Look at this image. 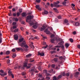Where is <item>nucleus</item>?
I'll use <instances>...</instances> for the list:
<instances>
[{
  "label": "nucleus",
  "instance_id": "1",
  "mask_svg": "<svg viewBox=\"0 0 80 80\" xmlns=\"http://www.w3.org/2000/svg\"><path fill=\"white\" fill-rule=\"evenodd\" d=\"M19 45L22 47V48H24L25 47V48H20V50L21 51V52H24L25 51L26 52H27L28 51V45L26 44V42L25 41H23L20 44H19Z\"/></svg>",
  "mask_w": 80,
  "mask_h": 80
},
{
  "label": "nucleus",
  "instance_id": "2",
  "mask_svg": "<svg viewBox=\"0 0 80 80\" xmlns=\"http://www.w3.org/2000/svg\"><path fill=\"white\" fill-rule=\"evenodd\" d=\"M31 66V64H28V66H27V63H24L23 67L22 68V69H25V67H27L26 68L27 69H28V68H30V67Z\"/></svg>",
  "mask_w": 80,
  "mask_h": 80
},
{
  "label": "nucleus",
  "instance_id": "3",
  "mask_svg": "<svg viewBox=\"0 0 80 80\" xmlns=\"http://www.w3.org/2000/svg\"><path fill=\"white\" fill-rule=\"evenodd\" d=\"M59 1H57L56 2H54L53 3V4L54 7H56V8H58L60 6L59 5H58L60 3Z\"/></svg>",
  "mask_w": 80,
  "mask_h": 80
},
{
  "label": "nucleus",
  "instance_id": "4",
  "mask_svg": "<svg viewBox=\"0 0 80 80\" xmlns=\"http://www.w3.org/2000/svg\"><path fill=\"white\" fill-rule=\"evenodd\" d=\"M30 13H28V15H29L27 17V20H31V19H32V18H33L34 17L33 15H30Z\"/></svg>",
  "mask_w": 80,
  "mask_h": 80
},
{
  "label": "nucleus",
  "instance_id": "5",
  "mask_svg": "<svg viewBox=\"0 0 80 80\" xmlns=\"http://www.w3.org/2000/svg\"><path fill=\"white\" fill-rule=\"evenodd\" d=\"M38 27V24H37V23H35V24L32 26V28L34 29H36V28H37Z\"/></svg>",
  "mask_w": 80,
  "mask_h": 80
},
{
  "label": "nucleus",
  "instance_id": "6",
  "mask_svg": "<svg viewBox=\"0 0 80 80\" xmlns=\"http://www.w3.org/2000/svg\"><path fill=\"white\" fill-rule=\"evenodd\" d=\"M14 39L15 40H18V36L17 34L14 35Z\"/></svg>",
  "mask_w": 80,
  "mask_h": 80
},
{
  "label": "nucleus",
  "instance_id": "7",
  "mask_svg": "<svg viewBox=\"0 0 80 80\" xmlns=\"http://www.w3.org/2000/svg\"><path fill=\"white\" fill-rule=\"evenodd\" d=\"M46 28V25H43V26L41 28V31H43Z\"/></svg>",
  "mask_w": 80,
  "mask_h": 80
},
{
  "label": "nucleus",
  "instance_id": "8",
  "mask_svg": "<svg viewBox=\"0 0 80 80\" xmlns=\"http://www.w3.org/2000/svg\"><path fill=\"white\" fill-rule=\"evenodd\" d=\"M68 20L67 19H65L64 20V24H66V25H69V24L68 23Z\"/></svg>",
  "mask_w": 80,
  "mask_h": 80
},
{
  "label": "nucleus",
  "instance_id": "9",
  "mask_svg": "<svg viewBox=\"0 0 80 80\" xmlns=\"http://www.w3.org/2000/svg\"><path fill=\"white\" fill-rule=\"evenodd\" d=\"M43 73L45 74V75L47 76H49L50 75V74L48 73H47V71L46 70H44L43 71Z\"/></svg>",
  "mask_w": 80,
  "mask_h": 80
},
{
  "label": "nucleus",
  "instance_id": "10",
  "mask_svg": "<svg viewBox=\"0 0 80 80\" xmlns=\"http://www.w3.org/2000/svg\"><path fill=\"white\" fill-rule=\"evenodd\" d=\"M45 32H46L47 34H49L50 33V32L48 30V29L47 28L44 30Z\"/></svg>",
  "mask_w": 80,
  "mask_h": 80
},
{
  "label": "nucleus",
  "instance_id": "11",
  "mask_svg": "<svg viewBox=\"0 0 80 80\" xmlns=\"http://www.w3.org/2000/svg\"><path fill=\"white\" fill-rule=\"evenodd\" d=\"M29 23L30 24V26H32V25H33L34 24V22L32 21L31 20L29 22Z\"/></svg>",
  "mask_w": 80,
  "mask_h": 80
},
{
  "label": "nucleus",
  "instance_id": "12",
  "mask_svg": "<svg viewBox=\"0 0 80 80\" xmlns=\"http://www.w3.org/2000/svg\"><path fill=\"white\" fill-rule=\"evenodd\" d=\"M36 8L38 10L40 11V6L39 5H36Z\"/></svg>",
  "mask_w": 80,
  "mask_h": 80
},
{
  "label": "nucleus",
  "instance_id": "13",
  "mask_svg": "<svg viewBox=\"0 0 80 80\" xmlns=\"http://www.w3.org/2000/svg\"><path fill=\"white\" fill-rule=\"evenodd\" d=\"M74 25H75L76 26H79L80 25V23L79 22H75L74 24Z\"/></svg>",
  "mask_w": 80,
  "mask_h": 80
},
{
  "label": "nucleus",
  "instance_id": "14",
  "mask_svg": "<svg viewBox=\"0 0 80 80\" xmlns=\"http://www.w3.org/2000/svg\"><path fill=\"white\" fill-rule=\"evenodd\" d=\"M24 40V38H21L19 39V42L20 43H21L22 42H23V40Z\"/></svg>",
  "mask_w": 80,
  "mask_h": 80
},
{
  "label": "nucleus",
  "instance_id": "15",
  "mask_svg": "<svg viewBox=\"0 0 80 80\" xmlns=\"http://www.w3.org/2000/svg\"><path fill=\"white\" fill-rule=\"evenodd\" d=\"M19 31V29L18 28H17L14 30L13 32H15V33H17V32H18Z\"/></svg>",
  "mask_w": 80,
  "mask_h": 80
},
{
  "label": "nucleus",
  "instance_id": "16",
  "mask_svg": "<svg viewBox=\"0 0 80 80\" xmlns=\"http://www.w3.org/2000/svg\"><path fill=\"white\" fill-rule=\"evenodd\" d=\"M48 12L46 11H44V12H42V14L43 15H44V14H48Z\"/></svg>",
  "mask_w": 80,
  "mask_h": 80
},
{
  "label": "nucleus",
  "instance_id": "17",
  "mask_svg": "<svg viewBox=\"0 0 80 80\" xmlns=\"http://www.w3.org/2000/svg\"><path fill=\"white\" fill-rule=\"evenodd\" d=\"M69 46V44L68 43H66L65 45V46L66 48H68Z\"/></svg>",
  "mask_w": 80,
  "mask_h": 80
},
{
  "label": "nucleus",
  "instance_id": "18",
  "mask_svg": "<svg viewBox=\"0 0 80 80\" xmlns=\"http://www.w3.org/2000/svg\"><path fill=\"white\" fill-rule=\"evenodd\" d=\"M31 56H32V54H29L27 55H26V58H29V57H31Z\"/></svg>",
  "mask_w": 80,
  "mask_h": 80
},
{
  "label": "nucleus",
  "instance_id": "19",
  "mask_svg": "<svg viewBox=\"0 0 80 80\" xmlns=\"http://www.w3.org/2000/svg\"><path fill=\"white\" fill-rule=\"evenodd\" d=\"M56 40L55 39H52L51 40V42L52 43H54V41Z\"/></svg>",
  "mask_w": 80,
  "mask_h": 80
},
{
  "label": "nucleus",
  "instance_id": "20",
  "mask_svg": "<svg viewBox=\"0 0 80 80\" xmlns=\"http://www.w3.org/2000/svg\"><path fill=\"white\" fill-rule=\"evenodd\" d=\"M44 56V53L43 52H42L40 53V56Z\"/></svg>",
  "mask_w": 80,
  "mask_h": 80
},
{
  "label": "nucleus",
  "instance_id": "21",
  "mask_svg": "<svg viewBox=\"0 0 80 80\" xmlns=\"http://www.w3.org/2000/svg\"><path fill=\"white\" fill-rule=\"evenodd\" d=\"M31 73H32V75H33V72H35V69H32L31 70Z\"/></svg>",
  "mask_w": 80,
  "mask_h": 80
},
{
  "label": "nucleus",
  "instance_id": "22",
  "mask_svg": "<svg viewBox=\"0 0 80 80\" xmlns=\"http://www.w3.org/2000/svg\"><path fill=\"white\" fill-rule=\"evenodd\" d=\"M62 75H59L58 77L57 78V80L59 79L60 78H62Z\"/></svg>",
  "mask_w": 80,
  "mask_h": 80
},
{
  "label": "nucleus",
  "instance_id": "23",
  "mask_svg": "<svg viewBox=\"0 0 80 80\" xmlns=\"http://www.w3.org/2000/svg\"><path fill=\"white\" fill-rule=\"evenodd\" d=\"M53 60L55 62H57L58 61V59L57 58H55L53 59Z\"/></svg>",
  "mask_w": 80,
  "mask_h": 80
},
{
  "label": "nucleus",
  "instance_id": "24",
  "mask_svg": "<svg viewBox=\"0 0 80 80\" xmlns=\"http://www.w3.org/2000/svg\"><path fill=\"white\" fill-rule=\"evenodd\" d=\"M12 72H11V69H9L8 71V73L9 74V75H11V74H12Z\"/></svg>",
  "mask_w": 80,
  "mask_h": 80
},
{
  "label": "nucleus",
  "instance_id": "25",
  "mask_svg": "<svg viewBox=\"0 0 80 80\" xmlns=\"http://www.w3.org/2000/svg\"><path fill=\"white\" fill-rule=\"evenodd\" d=\"M17 56V55H16V54L15 53H14L12 54V58H15V57Z\"/></svg>",
  "mask_w": 80,
  "mask_h": 80
},
{
  "label": "nucleus",
  "instance_id": "26",
  "mask_svg": "<svg viewBox=\"0 0 80 80\" xmlns=\"http://www.w3.org/2000/svg\"><path fill=\"white\" fill-rule=\"evenodd\" d=\"M7 75V73H4L3 74L0 73V75H1V76H2V77H3L4 75Z\"/></svg>",
  "mask_w": 80,
  "mask_h": 80
},
{
  "label": "nucleus",
  "instance_id": "27",
  "mask_svg": "<svg viewBox=\"0 0 80 80\" xmlns=\"http://www.w3.org/2000/svg\"><path fill=\"white\" fill-rule=\"evenodd\" d=\"M10 53V51H7L6 52V54H7V55H9Z\"/></svg>",
  "mask_w": 80,
  "mask_h": 80
},
{
  "label": "nucleus",
  "instance_id": "28",
  "mask_svg": "<svg viewBox=\"0 0 80 80\" xmlns=\"http://www.w3.org/2000/svg\"><path fill=\"white\" fill-rule=\"evenodd\" d=\"M56 39L57 42H59L60 41V38H56Z\"/></svg>",
  "mask_w": 80,
  "mask_h": 80
},
{
  "label": "nucleus",
  "instance_id": "29",
  "mask_svg": "<svg viewBox=\"0 0 80 80\" xmlns=\"http://www.w3.org/2000/svg\"><path fill=\"white\" fill-rule=\"evenodd\" d=\"M17 28V25H14L12 27L13 29H16Z\"/></svg>",
  "mask_w": 80,
  "mask_h": 80
},
{
  "label": "nucleus",
  "instance_id": "30",
  "mask_svg": "<svg viewBox=\"0 0 80 80\" xmlns=\"http://www.w3.org/2000/svg\"><path fill=\"white\" fill-rule=\"evenodd\" d=\"M16 49L17 51H20V48H16Z\"/></svg>",
  "mask_w": 80,
  "mask_h": 80
},
{
  "label": "nucleus",
  "instance_id": "31",
  "mask_svg": "<svg viewBox=\"0 0 80 80\" xmlns=\"http://www.w3.org/2000/svg\"><path fill=\"white\" fill-rule=\"evenodd\" d=\"M80 74V72H76L75 73V75L78 76Z\"/></svg>",
  "mask_w": 80,
  "mask_h": 80
},
{
  "label": "nucleus",
  "instance_id": "32",
  "mask_svg": "<svg viewBox=\"0 0 80 80\" xmlns=\"http://www.w3.org/2000/svg\"><path fill=\"white\" fill-rule=\"evenodd\" d=\"M57 78L55 76H54L53 77V80H57Z\"/></svg>",
  "mask_w": 80,
  "mask_h": 80
},
{
  "label": "nucleus",
  "instance_id": "33",
  "mask_svg": "<svg viewBox=\"0 0 80 80\" xmlns=\"http://www.w3.org/2000/svg\"><path fill=\"white\" fill-rule=\"evenodd\" d=\"M40 78H42V79H41V80H44V77H43V76L41 75H40Z\"/></svg>",
  "mask_w": 80,
  "mask_h": 80
},
{
  "label": "nucleus",
  "instance_id": "34",
  "mask_svg": "<svg viewBox=\"0 0 80 80\" xmlns=\"http://www.w3.org/2000/svg\"><path fill=\"white\" fill-rule=\"evenodd\" d=\"M56 52L55 51H51V54H54L55 53H56Z\"/></svg>",
  "mask_w": 80,
  "mask_h": 80
},
{
  "label": "nucleus",
  "instance_id": "35",
  "mask_svg": "<svg viewBox=\"0 0 80 80\" xmlns=\"http://www.w3.org/2000/svg\"><path fill=\"white\" fill-rule=\"evenodd\" d=\"M22 75H26V73L25 72H22Z\"/></svg>",
  "mask_w": 80,
  "mask_h": 80
},
{
  "label": "nucleus",
  "instance_id": "36",
  "mask_svg": "<svg viewBox=\"0 0 80 80\" xmlns=\"http://www.w3.org/2000/svg\"><path fill=\"white\" fill-rule=\"evenodd\" d=\"M30 47L31 48H34V46L33 45V43H32V45H31V46H30Z\"/></svg>",
  "mask_w": 80,
  "mask_h": 80
},
{
  "label": "nucleus",
  "instance_id": "37",
  "mask_svg": "<svg viewBox=\"0 0 80 80\" xmlns=\"http://www.w3.org/2000/svg\"><path fill=\"white\" fill-rule=\"evenodd\" d=\"M25 15H26V14H25V13L23 12L22 14V17H25Z\"/></svg>",
  "mask_w": 80,
  "mask_h": 80
},
{
  "label": "nucleus",
  "instance_id": "38",
  "mask_svg": "<svg viewBox=\"0 0 80 80\" xmlns=\"http://www.w3.org/2000/svg\"><path fill=\"white\" fill-rule=\"evenodd\" d=\"M19 12L20 13H21L22 12V9H19Z\"/></svg>",
  "mask_w": 80,
  "mask_h": 80
},
{
  "label": "nucleus",
  "instance_id": "39",
  "mask_svg": "<svg viewBox=\"0 0 80 80\" xmlns=\"http://www.w3.org/2000/svg\"><path fill=\"white\" fill-rule=\"evenodd\" d=\"M12 25H17V22H13L12 23Z\"/></svg>",
  "mask_w": 80,
  "mask_h": 80
},
{
  "label": "nucleus",
  "instance_id": "40",
  "mask_svg": "<svg viewBox=\"0 0 80 80\" xmlns=\"http://www.w3.org/2000/svg\"><path fill=\"white\" fill-rule=\"evenodd\" d=\"M59 58L60 60H62L63 59V57L62 56H61V57H59Z\"/></svg>",
  "mask_w": 80,
  "mask_h": 80
},
{
  "label": "nucleus",
  "instance_id": "41",
  "mask_svg": "<svg viewBox=\"0 0 80 80\" xmlns=\"http://www.w3.org/2000/svg\"><path fill=\"white\" fill-rule=\"evenodd\" d=\"M70 41L72 43L73 42V40L72 38H71L70 39Z\"/></svg>",
  "mask_w": 80,
  "mask_h": 80
},
{
  "label": "nucleus",
  "instance_id": "42",
  "mask_svg": "<svg viewBox=\"0 0 80 80\" xmlns=\"http://www.w3.org/2000/svg\"><path fill=\"white\" fill-rule=\"evenodd\" d=\"M20 12H17V16H18V17H19V16H20Z\"/></svg>",
  "mask_w": 80,
  "mask_h": 80
},
{
  "label": "nucleus",
  "instance_id": "43",
  "mask_svg": "<svg viewBox=\"0 0 80 80\" xmlns=\"http://www.w3.org/2000/svg\"><path fill=\"white\" fill-rule=\"evenodd\" d=\"M48 47V45H46V46L44 47H43V48L44 49H46L47 47Z\"/></svg>",
  "mask_w": 80,
  "mask_h": 80
},
{
  "label": "nucleus",
  "instance_id": "44",
  "mask_svg": "<svg viewBox=\"0 0 80 80\" xmlns=\"http://www.w3.org/2000/svg\"><path fill=\"white\" fill-rule=\"evenodd\" d=\"M62 41H61L60 42H59L58 43V44L59 45H62Z\"/></svg>",
  "mask_w": 80,
  "mask_h": 80
},
{
  "label": "nucleus",
  "instance_id": "45",
  "mask_svg": "<svg viewBox=\"0 0 80 80\" xmlns=\"http://www.w3.org/2000/svg\"><path fill=\"white\" fill-rule=\"evenodd\" d=\"M53 69H51L49 71V72H50V73H53Z\"/></svg>",
  "mask_w": 80,
  "mask_h": 80
},
{
  "label": "nucleus",
  "instance_id": "46",
  "mask_svg": "<svg viewBox=\"0 0 80 80\" xmlns=\"http://www.w3.org/2000/svg\"><path fill=\"white\" fill-rule=\"evenodd\" d=\"M65 75H66V76L68 77L69 76L70 74L69 73H67L66 74H65Z\"/></svg>",
  "mask_w": 80,
  "mask_h": 80
},
{
  "label": "nucleus",
  "instance_id": "47",
  "mask_svg": "<svg viewBox=\"0 0 80 80\" xmlns=\"http://www.w3.org/2000/svg\"><path fill=\"white\" fill-rule=\"evenodd\" d=\"M61 47V46L59 45H57V46H55V47L57 48H60Z\"/></svg>",
  "mask_w": 80,
  "mask_h": 80
},
{
  "label": "nucleus",
  "instance_id": "48",
  "mask_svg": "<svg viewBox=\"0 0 80 80\" xmlns=\"http://www.w3.org/2000/svg\"><path fill=\"white\" fill-rule=\"evenodd\" d=\"M61 75H62V76H64L66 75V74L64 72H63L62 73V74Z\"/></svg>",
  "mask_w": 80,
  "mask_h": 80
},
{
  "label": "nucleus",
  "instance_id": "49",
  "mask_svg": "<svg viewBox=\"0 0 80 80\" xmlns=\"http://www.w3.org/2000/svg\"><path fill=\"white\" fill-rule=\"evenodd\" d=\"M58 18L59 19H62V17L60 16H58Z\"/></svg>",
  "mask_w": 80,
  "mask_h": 80
},
{
  "label": "nucleus",
  "instance_id": "50",
  "mask_svg": "<svg viewBox=\"0 0 80 80\" xmlns=\"http://www.w3.org/2000/svg\"><path fill=\"white\" fill-rule=\"evenodd\" d=\"M55 66V64H52L51 65V67L52 68H54Z\"/></svg>",
  "mask_w": 80,
  "mask_h": 80
},
{
  "label": "nucleus",
  "instance_id": "51",
  "mask_svg": "<svg viewBox=\"0 0 80 80\" xmlns=\"http://www.w3.org/2000/svg\"><path fill=\"white\" fill-rule=\"evenodd\" d=\"M0 72L1 73H3L4 71H3V70H0Z\"/></svg>",
  "mask_w": 80,
  "mask_h": 80
},
{
  "label": "nucleus",
  "instance_id": "52",
  "mask_svg": "<svg viewBox=\"0 0 80 80\" xmlns=\"http://www.w3.org/2000/svg\"><path fill=\"white\" fill-rule=\"evenodd\" d=\"M12 52H15V49L14 48L12 49Z\"/></svg>",
  "mask_w": 80,
  "mask_h": 80
},
{
  "label": "nucleus",
  "instance_id": "53",
  "mask_svg": "<svg viewBox=\"0 0 80 80\" xmlns=\"http://www.w3.org/2000/svg\"><path fill=\"white\" fill-rule=\"evenodd\" d=\"M37 3H40V0H36Z\"/></svg>",
  "mask_w": 80,
  "mask_h": 80
},
{
  "label": "nucleus",
  "instance_id": "54",
  "mask_svg": "<svg viewBox=\"0 0 80 80\" xmlns=\"http://www.w3.org/2000/svg\"><path fill=\"white\" fill-rule=\"evenodd\" d=\"M15 22H18V18H16L15 19Z\"/></svg>",
  "mask_w": 80,
  "mask_h": 80
},
{
  "label": "nucleus",
  "instance_id": "55",
  "mask_svg": "<svg viewBox=\"0 0 80 80\" xmlns=\"http://www.w3.org/2000/svg\"><path fill=\"white\" fill-rule=\"evenodd\" d=\"M11 77L12 78H14V75H13V74H11Z\"/></svg>",
  "mask_w": 80,
  "mask_h": 80
},
{
  "label": "nucleus",
  "instance_id": "56",
  "mask_svg": "<svg viewBox=\"0 0 80 80\" xmlns=\"http://www.w3.org/2000/svg\"><path fill=\"white\" fill-rule=\"evenodd\" d=\"M13 17H16V16H17V14H16L15 13H13Z\"/></svg>",
  "mask_w": 80,
  "mask_h": 80
},
{
  "label": "nucleus",
  "instance_id": "57",
  "mask_svg": "<svg viewBox=\"0 0 80 80\" xmlns=\"http://www.w3.org/2000/svg\"><path fill=\"white\" fill-rule=\"evenodd\" d=\"M54 37V35H53V34H52L51 35V38H53Z\"/></svg>",
  "mask_w": 80,
  "mask_h": 80
},
{
  "label": "nucleus",
  "instance_id": "58",
  "mask_svg": "<svg viewBox=\"0 0 80 80\" xmlns=\"http://www.w3.org/2000/svg\"><path fill=\"white\" fill-rule=\"evenodd\" d=\"M40 55V52H38V56Z\"/></svg>",
  "mask_w": 80,
  "mask_h": 80
},
{
  "label": "nucleus",
  "instance_id": "59",
  "mask_svg": "<svg viewBox=\"0 0 80 80\" xmlns=\"http://www.w3.org/2000/svg\"><path fill=\"white\" fill-rule=\"evenodd\" d=\"M61 48L63 49H64V47L63 45H62Z\"/></svg>",
  "mask_w": 80,
  "mask_h": 80
},
{
  "label": "nucleus",
  "instance_id": "60",
  "mask_svg": "<svg viewBox=\"0 0 80 80\" xmlns=\"http://www.w3.org/2000/svg\"><path fill=\"white\" fill-rule=\"evenodd\" d=\"M12 11H13V12H15L16 11V9H15V8H13L12 9Z\"/></svg>",
  "mask_w": 80,
  "mask_h": 80
},
{
  "label": "nucleus",
  "instance_id": "61",
  "mask_svg": "<svg viewBox=\"0 0 80 80\" xmlns=\"http://www.w3.org/2000/svg\"><path fill=\"white\" fill-rule=\"evenodd\" d=\"M46 78L48 80H49L50 79V78L49 77H46Z\"/></svg>",
  "mask_w": 80,
  "mask_h": 80
},
{
  "label": "nucleus",
  "instance_id": "62",
  "mask_svg": "<svg viewBox=\"0 0 80 80\" xmlns=\"http://www.w3.org/2000/svg\"><path fill=\"white\" fill-rule=\"evenodd\" d=\"M50 6L51 7H53L54 6V4L53 5V4L51 3V4H50Z\"/></svg>",
  "mask_w": 80,
  "mask_h": 80
},
{
  "label": "nucleus",
  "instance_id": "63",
  "mask_svg": "<svg viewBox=\"0 0 80 80\" xmlns=\"http://www.w3.org/2000/svg\"><path fill=\"white\" fill-rule=\"evenodd\" d=\"M62 4L63 5H65L66 4V2H62Z\"/></svg>",
  "mask_w": 80,
  "mask_h": 80
},
{
  "label": "nucleus",
  "instance_id": "64",
  "mask_svg": "<svg viewBox=\"0 0 80 80\" xmlns=\"http://www.w3.org/2000/svg\"><path fill=\"white\" fill-rule=\"evenodd\" d=\"M78 49H80V45H78Z\"/></svg>",
  "mask_w": 80,
  "mask_h": 80
}]
</instances>
